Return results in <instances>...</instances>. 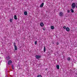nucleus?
<instances>
[{"instance_id": "nucleus-1", "label": "nucleus", "mask_w": 77, "mask_h": 77, "mask_svg": "<svg viewBox=\"0 0 77 77\" xmlns=\"http://www.w3.org/2000/svg\"><path fill=\"white\" fill-rule=\"evenodd\" d=\"M72 9H74V8H75V6H76L75 5V3H73L72 4Z\"/></svg>"}, {"instance_id": "nucleus-2", "label": "nucleus", "mask_w": 77, "mask_h": 77, "mask_svg": "<svg viewBox=\"0 0 77 77\" xmlns=\"http://www.w3.org/2000/svg\"><path fill=\"white\" fill-rule=\"evenodd\" d=\"M35 57L37 59H39L41 57V56L36 55L35 56Z\"/></svg>"}, {"instance_id": "nucleus-3", "label": "nucleus", "mask_w": 77, "mask_h": 77, "mask_svg": "<svg viewBox=\"0 0 77 77\" xmlns=\"http://www.w3.org/2000/svg\"><path fill=\"white\" fill-rule=\"evenodd\" d=\"M59 15L60 17H63V13L62 12H60L59 13Z\"/></svg>"}, {"instance_id": "nucleus-4", "label": "nucleus", "mask_w": 77, "mask_h": 77, "mask_svg": "<svg viewBox=\"0 0 77 77\" xmlns=\"http://www.w3.org/2000/svg\"><path fill=\"white\" fill-rule=\"evenodd\" d=\"M14 49H15V50H17L18 49L17 46H16V45H14Z\"/></svg>"}, {"instance_id": "nucleus-5", "label": "nucleus", "mask_w": 77, "mask_h": 77, "mask_svg": "<svg viewBox=\"0 0 77 77\" xmlns=\"http://www.w3.org/2000/svg\"><path fill=\"white\" fill-rule=\"evenodd\" d=\"M12 63V62L11 60H10L8 62V65H11V64Z\"/></svg>"}, {"instance_id": "nucleus-6", "label": "nucleus", "mask_w": 77, "mask_h": 77, "mask_svg": "<svg viewBox=\"0 0 77 77\" xmlns=\"http://www.w3.org/2000/svg\"><path fill=\"white\" fill-rule=\"evenodd\" d=\"M40 26H41V27H43L44 26V24L43 23H41L40 24Z\"/></svg>"}, {"instance_id": "nucleus-7", "label": "nucleus", "mask_w": 77, "mask_h": 77, "mask_svg": "<svg viewBox=\"0 0 77 77\" xmlns=\"http://www.w3.org/2000/svg\"><path fill=\"white\" fill-rule=\"evenodd\" d=\"M44 3H42L40 5V8H42L43 7V6H44Z\"/></svg>"}, {"instance_id": "nucleus-8", "label": "nucleus", "mask_w": 77, "mask_h": 77, "mask_svg": "<svg viewBox=\"0 0 77 77\" xmlns=\"http://www.w3.org/2000/svg\"><path fill=\"white\" fill-rule=\"evenodd\" d=\"M66 29L67 32H69V28L68 27L66 28Z\"/></svg>"}, {"instance_id": "nucleus-9", "label": "nucleus", "mask_w": 77, "mask_h": 77, "mask_svg": "<svg viewBox=\"0 0 77 77\" xmlns=\"http://www.w3.org/2000/svg\"><path fill=\"white\" fill-rule=\"evenodd\" d=\"M24 14L25 15H27V12L26 11H25L24 12Z\"/></svg>"}, {"instance_id": "nucleus-10", "label": "nucleus", "mask_w": 77, "mask_h": 77, "mask_svg": "<svg viewBox=\"0 0 77 77\" xmlns=\"http://www.w3.org/2000/svg\"><path fill=\"white\" fill-rule=\"evenodd\" d=\"M56 67H57V69H59V65H57Z\"/></svg>"}, {"instance_id": "nucleus-11", "label": "nucleus", "mask_w": 77, "mask_h": 77, "mask_svg": "<svg viewBox=\"0 0 77 77\" xmlns=\"http://www.w3.org/2000/svg\"><path fill=\"white\" fill-rule=\"evenodd\" d=\"M14 19L15 20H17V16L16 15H15L14 16Z\"/></svg>"}, {"instance_id": "nucleus-12", "label": "nucleus", "mask_w": 77, "mask_h": 77, "mask_svg": "<svg viewBox=\"0 0 77 77\" xmlns=\"http://www.w3.org/2000/svg\"><path fill=\"white\" fill-rule=\"evenodd\" d=\"M51 29L52 30H53L54 29V27L53 26H51Z\"/></svg>"}, {"instance_id": "nucleus-13", "label": "nucleus", "mask_w": 77, "mask_h": 77, "mask_svg": "<svg viewBox=\"0 0 77 77\" xmlns=\"http://www.w3.org/2000/svg\"><path fill=\"white\" fill-rule=\"evenodd\" d=\"M12 21H13V19H10V21L11 23H12Z\"/></svg>"}, {"instance_id": "nucleus-14", "label": "nucleus", "mask_w": 77, "mask_h": 77, "mask_svg": "<svg viewBox=\"0 0 77 77\" xmlns=\"http://www.w3.org/2000/svg\"><path fill=\"white\" fill-rule=\"evenodd\" d=\"M70 11H71V12H74V10H73L72 9H70Z\"/></svg>"}, {"instance_id": "nucleus-15", "label": "nucleus", "mask_w": 77, "mask_h": 77, "mask_svg": "<svg viewBox=\"0 0 77 77\" xmlns=\"http://www.w3.org/2000/svg\"><path fill=\"white\" fill-rule=\"evenodd\" d=\"M70 60H71V58H70V57H69L67 58V60L69 61Z\"/></svg>"}, {"instance_id": "nucleus-16", "label": "nucleus", "mask_w": 77, "mask_h": 77, "mask_svg": "<svg viewBox=\"0 0 77 77\" xmlns=\"http://www.w3.org/2000/svg\"><path fill=\"white\" fill-rule=\"evenodd\" d=\"M45 47L44 46V52H45Z\"/></svg>"}, {"instance_id": "nucleus-17", "label": "nucleus", "mask_w": 77, "mask_h": 77, "mask_svg": "<svg viewBox=\"0 0 77 77\" xmlns=\"http://www.w3.org/2000/svg\"><path fill=\"white\" fill-rule=\"evenodd\" d=\"M69 12H70V10H67V13H69Z\"/></svg>"}, {"instance_id": "nucleus-18", "label": "nucleus", "mask_w": 77, "mask_h": 77, "mask_svg": "<svg viewBox=\"0 0 77 77\" xmlns=\"http://www.w3.org/2000/svg\"><path fill=\"white\" fill-rule=\"evenodd\" d=\"M37 77H42V76L40 75H39L37 76Z\"/></svg>"}, {"instance_id": "nucleus-19", "label": "nucleus", "mask_w": 77, "mask_h": 77, "mask_svg": "<svg viewBox=\"0 0 77 77\" xmlns=\"http://www.w3.org/2000/svg\"><path fill=\"white\" fill-rule=\"evenodd\" d=\"M63 29H66V26H64L63 27Z\"/></svg>"}, {"instance_id": "nucleus-20", "label": "nucleus", "mask_w": 77, "mask_h": 77, "mask_svg": "<svg viewBox=\"0 0 77 77\" xmlns=\"http://www.w3.org/2000/svg\"><path fill=\"white\" fill-rule=\"evenodd\" d=\"M35 45H36V44H37V41L35 42Z\"/></svg>"}, {"instance_id": "nucleus-21", "label": "nucleus", "mask_w": 77, "mask_h": 77, "mask_svg": "<svg viewBox=\"0 0 77 77\" xmlns=\"http://www.w3.org/2000/svg\"><path fill=\"white\" fill-rule=\"evenodd\" d=\"M12 69H14V66H13V65H12Z\"/></svg>"}, {"instance_id": "nucleus-22", "label": "nucleus", "mask_w": 77, "mask_h": 77, "mask_svg": "<svg viewBox=\"0 0 77 77\" xmlns=\"http://www.w3.org/2000/svg\"><path fill=\"white\" fill-rule=\"evenodd\" d=\"M59 42H57V45H59Z\"/></svg>"}, {"instance_id": "nucleus-23", "label": "nucleus", "mask_w": 77, "mask_h": 77, "mask_svg": "<svg viewBox=\"0 0 77 77\" xmlns=\"http://www.w3.org/2000/svg\"><path fill=\"white\" fill-rule=\"evenodd\" d=\"M14 45H15V43H14Z\"/></svg>"}]
</instances>
